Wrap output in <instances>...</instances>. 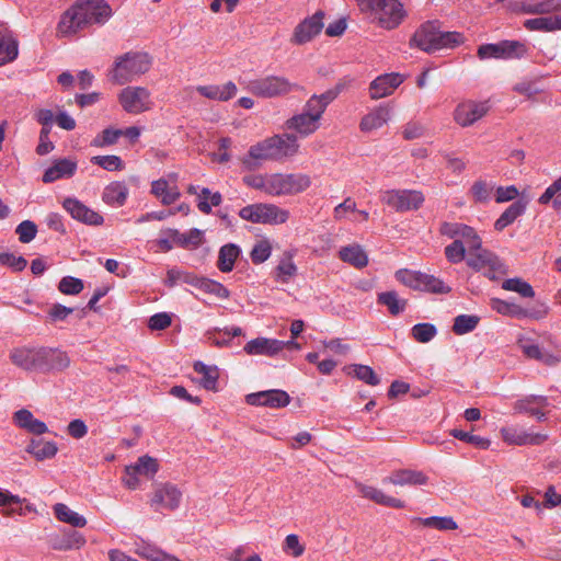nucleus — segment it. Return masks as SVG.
<instances>
[{"instance_id":"f257e3e1","label":"nucleus","mask_w":561,"mask_h":561,"mask_svg":"<svg viewBox=\"0 0 561 561\" xmlns=\"http://www.w3.org/2000/svg\"><path fill=\"white\" fill-rule=\"evenodd\" d=\"M112 15L104 0H77L60 16L57 33L71 36L92 24H104Z\"/></svg>"},{"instance_id":"f03ea898","label":"nucleus","mask_w":561,"mask_h":561,"mask_svg":"<svg viewBox=\"0 0 561 561\" xmlns=\"http://www.w3.org/2000/svg\"><path fill=\"white\" fill-rule=\"evenodd\" d=\"M10 359L23 370L43 374L62 371L70 365V358L66 352L46 346L15 347L10 352Z\"/></svg>"},{"instance_id":"7ed1b4c3","label":"nucleus","mask_w":561,"mask_h":561,"mask_svg":"<svg viewBox=\"0 0 561 561\" xmlns=\"http://www.w3.org/2000/svg\"><path fill=\"white\" fill-rule=\"evenodd\" d=\"M298 150L299 144L295 134L274 135L251 146L241 162L245 170L252 171L260 165L259 160H284L296 156Z\"/></svg>"},{"instance_id":"20e7f679","label":"nucleus","mask_w":561,"mask_h":561,"mask_svg":"<svg viewBox=\"0 0 561 561\" xmlns=\"http://www.w3.org/2000/svg\"><path fill=\"white\" fill-rule=\"evenodd\" d=\"M465 37L459 32H444L437 21L423 23L410 39V46L432 53L444 48H455L461 45Z\"/></svg>"},{"instance_id":"39448f33","label":"nucleus","mask_w":561,"mask_h":561,"mask_svg":"<svg viewBox=\"0 0 561 561\" xmlns=\"http://www.w3.org/2000/svg\"><path fill=\"white\" fill-rule=\"evenodd\" d=\"M151 64L152 59L149 54L128 51L115 59L112 69L108 71V78L113 83L123 85L146 73Z\"/></svg>"},{"instance_id":"423d86ee","label":"nucleus","mask_w":561,"mask_h":561,"mask_svg":"<svg viewBox=\"0 0 561 561\" xmlns=\"http://www.w3.org/2000/svg\"><path fill=\"white\" fill-rule=\"evenodd\" d=\"M247 90L255 96L273 99L287 95L293 91H301L304 88L283 76H265L250 80Z\"/></svg>"},{"instance_id":"0eeeda50","label":"nucleus","mask_w":561,"mask_h":561,"mask_svg":"<svg viewBox=\"0 0 561 561\" xmlns=\"http://www.w3.org/2000/svg\"><path fill=\"white\" fill-rule=\"evenodd\" d=\"M239 216L247 221L262 225H282L289 219V210L271 203H255L242 207Z\"/></svg>"},{"instance_id":"6e6552de","label":"nucleus","mask_w":561,"mask_h":561,"mask_svg":"<svg viewBox=\"0 0 561 561\" xmlns=\"http://www.w3.org/2000/svg\"><path fill=\"white\" fill-rule=\"evenodd\" d=\"M468 251L469 257L466 260L467 265L477 272L485 270L484 276L489 279L495 280L500 276L507 274V266L495 253L482 248V242L480 243V248L468 249Z\"/></svg>"},{"instance_id":"1a4fd4ad","label":"nucleus","mask_w":561,"mask_h":561,"mask_svg":"<svg viewBox=\"0 0 561 561\" xmlns=\"http://www.w3.org/2000/svg\"><path fill=\"white\" fill-rule=\"evenodd\" d=\"M204 240V231L201 229L192 228L186 232H181L178 229L169 228L162 231V237L158 240V244L164 252L171 251L174 247L196 250Z\"/></svg>"},{"instance_id":"9d476101","label":"nucleus","mask_w":561,"mask_h":561,"mask_svg":"<svg viewBox=\"0 0 561 561\" xmlns=\"http://www.w3.org/2000/svg\"><path fill=\"white\" fill-rule=\"evenodd\" d=\"M528 53V47L520 41L504 39L499 43L483 44L478 48L480 59H520Z\"/></svg>"},{"instance_id":"9b49d317","label":"nucleus","mask_w":561,"mask_h":561,"mask_svg":"<svg viewBox=\"0 0 561 561\" xmlns=\"http://www.w3.org/2000/svg\"><path fill=\"white\" fill-rule=\"evenodd\" d=\"M424 201L423 193L416 190H388L381 195V202L398 213L417 210Z\"/></svg>"},{"instance_id":"f8f14e48","label":"nucleus","mask_w":561,"mask_h":561,"mask_svg":"<svg viewBox=\"0 0 561 561\" xmlns=\"http://www.w3.org/2000/svg\"><path fill=\"white\" fill-rule=\"evenodd\" d=\"M118 102L129 114H140L150 108V92L142 87H127L118 94Z\"/></svg>"},{"instance_id":"ddd939ff","label":"nucleus","mask_w":561,"mask_h":561,"mask_svg":"<svg viewBox=\"0 0 561 561\" xmlns=\"http://www.w3.org/2000/svg\"><path fill=\"white\" fill-rule=\"evenodd\" d=\"M370 12H374L381 27L396 28L404 19L405 11L398 0H379Z\"/></svg>"},{"instance_id":"4468645a","label":"nucleus","mask_w":561,"mask_h":561,"mask_svg":"<svg viewBox=\"0 0 561 561\" xmlns=\"http://www.w3.org/2000/svg\"><path fill=\"white\" fill-rule=\"evenodd\" d=\"M324 12L319 10L311 16L304 19L294 30L291 43L304 45L319 35L324 26Z\"/></svg>"},{"instance_id":"2eb2a0df","label":"nucleus","mask_w":561,"mask_h":561,"mask_svg":"<svg viewBox=\"0 0 561 561\" xmlns=\"http://www.w3.org/2000/svg\"><path fill=\"white\" fill-rule=\"evenodd\" d=\"M182 497V492L171 483L158 485L150 499V506L156 511L162 510L174 511L179 507Z\"/></svg>"},{"instance_id":"dca6fc26","label":"nucleus","mask_w":561,"mask_h":561,"mask_svg":"<svg viewBox=\"0 0 561 561\" xmlns=\"http://www.w3.org/2000/svg\"><path fill=\"white\" fill-rule=\"evenodd\" d=\"M439 233L449 239H460L466 242L467 249L480 248L481 238L477 233L476 229L461 224V222H449L444 221L440 224Z\"/></svg>"},{"instance_id":"f3484780","label":"nucleus","mask_w":561,"mask_h":561,"mask_svg":"<svg viewBox=\"0 0 561 561\" xmlns=\"http://www.w3.org/2000/svg\"><path fill=\"white\" fill-rule=\"evenodd\" d=\"M344 85L337 83L334 88L327 90L321 94H312L302 107V113L321 121L327 107L340 95Z\"/></svg>"},{"instance_id":"a211bd4d","label":"nucleus","mask_w":561,"mask_h":561,"mask_svg":"<svg viewBox=\"0 0 561 561\" xmlns=\"http://www.w3.org/2000/svg\"><path fill=\"white\" fill-rule=\"evenodd\" d=\"M489 110L488 102L465 101L456 106L454 119L461 127H468L482 118Z\"/></svg>"},{"instance_id":"6ab92c4d","label":"nucleus","mask_w":561,"mask_h":561,"mask_svg":"<svg viewBox=\"0 0 561 561\" xmlns=\"http://www.w3.org/2000/svg\"><path fill=\"white\" fill-rule=\"evenodd\" d=\"M245 402L255 407H267L272 409L285 408L290 403L289 394L280 389H271L249 393Z\"/></svg>"},{"instance_id":"aec40b11","label":"nucleus","mask_w":561,"mask_h":561,"mask_svg":"<svg viewBox=\"0 0 561 561\" xmlns=\"http://www.w3.org/2000/svg\"><path fill=\"white\" fill-rule=\"evenodd\" d=\"M65 210L77 221L89 226H101L104 218L99 213L89 208L76 197H67L62 202Z\"/></svg>"},{"instance_id":"412c9836","label":"nucleus","mask_w":561,"mask_h":561,"mask_svg":"<svg viewBox=\"0 0 561 561\" xmlns=\"http://www.w3.org/2000/svg\"><path fill=\"white\" fill-rule=\"evenodd\" d=\"M517 345L529 359H535L548 366H553L561 362V355L542 350L533 339L520 337L517 341Z\"/></svg>"},{"instance_id":"4be33fe9","label":"nucleus","mask_w":561,"mask_h":561,"mask_svg":"<svg viewBox=\"0 0 561 561\" xmlns=\"http://www.w3.org/2000/svg\"><path fill=\"white\" fill-rule=\"evenodd\" d=\"M404 81V77L398 72L385 73L378 76L371 81L369 87L370 98L378 100L393 93V91Z\"/></svg>"},{"instance_id":"5701e85b","label":"nucleus","mask_w":561,"mask_h":561,"mask_svg":"<svg viewBox=\"0 0 561 561\" xmlns=\"http://www.w3.org/2000/svg\"><path fill=\"white\" fill-rule=\"evenodd\" d=\"M501 435L505 443L517 446L540 445L547 439L546 434L528 433L515 426L502 427Z\"/></svg>"},{"instance_id":"b1692460","label":"nucleus","mask_w":561,"mask_h":561,"mask_svg":"<svg viewBox=\"0 0 561 561\" xmlns=\"http://www.w3.org/2000/svg\"><path fill=\"white\" fill-rule=\"evenodd\" d=\"M549 404L548 398L545 396L530 394L514 403L515 413H525L536 417L538 421L546 420V413L541 410Z\"/></svg>"},{"instance_id":"393cba45","label":"nucleus","mask_w":561,"mask_h":561,"mask_svg":"<svg viewBox=\"0 0 561 561\" xmlns=\"http://www.w3.org/2000/svg\"><path fill=\"white\" fill-rule=\"evenodd\" d=\"M430 478L426 473L420 470L413 469H399L393 471L389 477L383 479V482H388L393 485L404 486V485H425L427 484Z\"/></svg>"},{"instance_id":"a878e982","label":"nucleus","mask_w":561,"mask_h":561,"mask_svg":"<svg viewBox=\"0 0 561 561\" xmlns=\"http://www.w3.org/2000/svg\"><path fill=\"white\" fill-rule=\"evenodd\" d=\"M77 168L78 164L72 159H57L48 169H46L42 180L44 183H53L61 179H70L75 175Z\"/></svg>"},{"instance_id":"bb28decb","label":"nucleus","mask_w":561,"mask_h":561,"mask_svg":"<svg viewBox=\"0 0 561 561\" xmlns=\"http://www.w3.org/2000/svg\"><path fill=\"white\" fill-rule=\"evenodd\" d=\"M284 350V344L280 340L276 339H267V337H256L249 341L243 351L248 355H264V356H274Z\"/></svg>"},{"instance_id":"cd10ccee","label":"nucleus","mask_w":561,"mask_h":561,"mask_svg":"<svg viewBox=\"0 0 561 561\" xmlns=\"http://www.w3.org/2000/svg\"><path fill=\"white\" fill-rule=\"evenodd\" d=\"M14 424L33 435H42L48 432L47 425L34 417L33 413L27 409H20L13 413Z\"/></svg>"},{"instance_id":"c85d7f7f","label":"nucleus","mask_w":561,"mask_h":561,"mask_svg":"<svg viewBox=\"0 0 561 561\" xmlns=\"http://www.w3.org/2000/svg\"><path fill=\"white\" fill-rule=\"evenodd\" d=\"M355 486L365 499H368L379 505L392 508H403L405 506L402 500L389 496L375 486L366 485L360 482L356 483Z\"/></svg>"},{"instance_id":"c756f323","label":"nucleus","mask_w":561,"mask_h":561,"mask_svg":"<svg viewBox=\"0 0 561 561\" xmlns=\"http://www.w3.org/2000/svg\"><path fill=\"white\" fill-rule=\"evenodd\" d=\"M355 486L365 499H368L379 505L392 508H403L405 506L402 500L389 496L375 486L366 485L360 482L356 483Z\"/></svg>"},{"instance_id":"7c9ffc66","label":"nucleus","mask_w":561,"mask_h":561,"mask_svg":"<svg viewBox=\"0 0 561 561\" xmlns=\"http://www.w3.org/2000/svg\"><path fill=\"white\" fill-rule=\"evenodd\" d=\"M285 125L300 137H308L320 128V121L301 112L288 118Z\"/></svg>"},{"instance_id":"2f4dec72","label":"nucleus","mask_w":561,"mask_h":561,"mask_svg":"<svg viewBox=\"0 0 561 561\" xmlns=\"http://www.w3.org/2000/svg\"><path fill=\"white\" fill-rule=\"evenodd\" d=\"M390 116L391 108L386 104L379 105L362 118L359 128L364 133L373 131L387 124Z\"/></svg>"},{"instance_id":"473e14b6","label":"nucleus","mask_w":561,"mask_h":561,"mask_svg":"<svg viewBox=\"0 0 561 561\" xmlns=\"http://www.w3.org/2000/svg\"><path fill=\"white\" fill-rule=\"evenodd\" d=\"M85 537L77 530H67L61 536H54L49 540V546L54 550L68 551L77 550L85 545Z\"/></svg>"},{"instance_id":"72a5a7b5","label":"nucleus","mask_w":561,"mask_h":561,"mask_svg":"<svg viewBox=\"0 0 561 561\" xmlns=\"http://www.w3.org/2000/svg\"><path fill=\"white\" fill-rule=\"evenodd\" d=\"M150 193L159 198L161 204L165 206L175 203L181 197L178 186H170L169 181L164 178L151 182Z\"/></svg>"},{"instance_id":"f704fd0d","label":"nucleus","mask_w":561,"mask_h":561,"mask_svg":"<svg viewBox=\"0 0 561 561\" xmlns=\"http://www.w3.org/2000/svg\"><path fill=\"white\" fill-rule=\"evenodd\" d=\"M195 373L202 376L199 385L208 391L218 390L219 369L216 365H206L202 360H196L193 364Z\"/></svg>"},{"instance_id":"c9c22d12","label":"nucleus","mask_w":561,"mask_h":561,"mask_svg":"<svg viewBox=\"0 0 561 561\" xmlns=\"http://www.w3.org/2000/svg\"><path fill=\"white\" fill-rule=\"evenodd\" d=\"M527 208V201L519 198L514 201L495 220L494 229L503 231L506 227L512 225L518 217L524 215Z\"/></svg>"},{"instance_id":"e433bc0d","label":"nucleus","mask_w":561,"mask_h":561,"mask_svg":"<svg viewBox=\"0 0 561 561\" xmlns=\"http://www.w3.org/2000/svg\"><path fill=\"white\" fill-rule=\"evenodd\" d=\"M377 304L385 306L392 317H398L405 311L409 301L396 290H387L377 294Z\"/></svg>"},{"instance_id":"4c0bfd02","label":"nucleus","mask_w":561,"mask_h":561,"mask_svg":"<svg viewBox=\"0 0 561 561\" xmlns=\"http://www.w3.org/2000/svg\"><path fill=\"white\" fill-rule=\"evenodd\" d=\"M25 450L36 460L43 461L54 458L58 453V447L55 442L44 440L42 438H32Z\"/></svg>"},{"instance_id":"58836bf2","label":"nucleus","mask_w":561,"mask_h":561,"mask_svg":"<svg viewBox=\"0 0 561 561\" xmlns=\"http://www.w3.org/2000/svg\"><path fill=\"white\" fill-rule=\"evenodd\" d=\"M128 196V187L124 182L115 181L105 186L102 201L113 207H121Z\"/></svg>"},{"instance_id":"ea45409f","label":"nucleus","mask_w":561,"mask_h":561,"mask_svg":"<svg viewBox=\"0 0 561 561\" xmlns=\"http://www.w3.org/2000/svg\"><path fill=\"white\" fill-rule=\"evenodd\" d=\"M298 268L294 262V253L286 251L283 253L277 266L274 271V278L276 282L287 284L297 275Z\"/></svg>"},{"instance_id":"a19ab883","label":"nucleus","mask_w":561,"mask_h":561,"mask_svg":"<svg viewBox=\"0 0 561 561\" xmlns=\"http://www.w3.org/2000/svg\"><path fill=\"white\" fill-rule=\"evenodd\" d=\"M135 553L148 561H181L174 556H171L154 545L148 543L146 541L136 542L135 545Z\"/></svg>"},{"instance_id":"79ce46f5","label":"nucleus","mask_w":561,"mask_h":561,"mask_svg":"<svg viewBox=\"0 0 561 561\" xmlns=\"http://www.w3.org/2000/svg\"><path fill=\"white\" fill-rule=\"evenodd\" d=\"M19 55V42L11 33L0 31V66L14 61Z\"/></svg>"},{"instance_id":"37998d69","label":"nucleus","mask_w":561,"mask_h":561,"mask_svg":"<svg viewBox=\"0 0 561 561\" xmlns=\"http://www.w3.org/2000/svg\"><path fill=\"white\" fill-rule=\"evenodd\" d=\"M241 253L239 245L227 243L219 249L217 267L222 273H229L233 270L234 263Z\"/></svg>"},{"instance_id":"c03bdc74","label":"nucleus","mask_w":561,"mask_h":561,"mask_svg":"<svg viewBox=\"0 0 561 561\" xmlns=\"http://www.w3.org/2000/svg\"><path fill=\"white\" fill-rule=\"evenodd\" d=\"M53 510L55 517L61 523L69 524L76 528H82L87 525V519L84 516L72 511L64 503L55 504Z\"/></svg>"},{"instance_id":"a18cd8bd","label":"nucleus","mask_w":561,"mask_h":561,"mask_svg":"<svg viewBox=\"0 0 561 561\" xmlns=\"http://www.w3.org/2000/svg\"><path fill=\"white\" fill-rule=\"evenodd\" d=\"M339 256L343 262L357 268L365 267L368 264V256L358 244L341 248Z\"/></svg>"},{"instance_id":"49530a36","label":"nucleus","mask_w":561,"mask_h":561,"mask_svg":"<svg viewBox=\"0 0 561 561\" xmlns=\"http://www.w3.org/2000/svg\"><path fill=\"white\" fill-rule=\"evenodd\" d=\"M490 306L492 310L496 311L502 316H508L518 319L528 316V311L524 309L522 306L500 298H492L490 301Z\"/></svg>"},{"instance_id":"de8ad7c7","label":"nucleus","mask_w":561,"mask_h":561,"mask_svg":"<svg viewBox=\"0 0 561 561\" xmlns=\"http://www.w3.org/2000/svg\"><path fill=\"white\" fill-rule=\"evenodd\" d=\"M288 196L300 194L311 186V178L304 173H284Z\"/></svg>"},{"instance_id":"09e8293b","label":"nucleus","mask_w":561,"mask_h":561,"mask_svg":"<svg viewBox=\"0 0 561 561\" xmlns=\"http://www.w3.org/2000/svg\"><path fill=\"white\" fill-rule=\"evenodd\" d=\"M524 27L531 32H556L559 31L557 15L539 16L524 21Z\"/></svg>"},{"instance_id":"8fccbe9b","label":"nucleus","mask_w":561,"mask_h":561,"mask_svg":"<svg viewBox=\"0 0 561 561\" xmlns=\"http://www.w3.org/2000/svg\"><path fill=\"white\" fill-rule=\"evenodd\" d=\"M412 523H417L424 527L435 528L438 530H455L458 528L457 523L449 516H431V517H413Z\"/></svg>"},{"instance_id":"3c124183","label":"nucleus","mask_w":561,"mask_h":561,"mask_svg":"<svg viewBox=\"0 0 561 561\" xmlns=\"http://www.w3.org/2000/svg\"><path fill=\"white\" fill-rule=\"evenodd\" d=\"M420 291L444 295L449 294L451 291V287L445 284L444 280L432 274L423 273Z\"/></svg>"},{"instance_id":"603ef678","label":"nucleus","mask_w":561,"mask_h":561,"mask_svg":"<svg viewBox=\"0 0 561 561\" xmlns=\"http://www.w3.org/2000/svg\"><path fill=\"white\" fill-rule=\"evenodd\" d=\"M423 272L413 271L409 268H400L394 273V278L405 287L412 290L421 289V280H422Z\"/></svg>"},{"instance_id":"864d4df0","label":"nucleus","mask_w":561,"mask_h":561,"mask_svg":"<svg viewBox=\"0 0 561 561\" xmlns=\"http://www.w3.org/2000/svg\"><path fill=\"white\" fill-rule=\"evenodd\" d=\"M159 469V465L157 460L150 456H141L138 460L129 465V470L133 473H138L139 476L152 477L157 473Z\"/></svg>"},{"instance_id":"5fc2aeb1","label":"nucleus","mask_w":561,"mask_h":561,"mask_svg":"<svg viewBox=\"0 0 561 561\" xmlns=\"http://www.w3.org/2000/svg\"><path fill=\"white\" fill-rule=\"evenodd\" d=\"M480 317L476 314H459L454 319L453 332L463 335L472 332L479 324Z\"/></svg>"},{"instance_id":"6e6d98bb","label":"nucleus","mask_w":561,"mask_h":561,"mask_svg":"<svg viewBox=\"0 0 561 561\" xmlns=\"http://www.w3.org/2000/svg\"><path fill=\"white\" fill-rule=\"evenodd\" d=\"M502 288L504 290L515 291L524 298H534L535 297V290H534L533 286L519 277L505 279L502 283Z\"/></svg>"},{"instance_id":"4d7b16f0","label":"nucleus","mask_w":561,"mask_h":561,"mask_svg":"<svg viewBox=\"0 0 561 561\" xmlns=\"http://www.w3.org/2000/svg\"><path fill=\"white\" fill-rule=\"evenodd\" d=\"M199 197L201 199L197 204V208L206 215L211 213L213 206L217 207L222 202V196L219 192L211 193L207 187L202 188Z\"/></svg>"},{"instance_id":"13d9d810","label":"nucleus","mask_w":561,"mask_h":561,"mask_svg":"<svg viewBox=\"0 0 561 561\" xmlns=\"http://www.w3.org/2000/svg\"><path fill=\"white\" fill-rule=\"evenodd\" d=\"M121 136H123V129L105 128L92 139L91 146L95 148L112 146L118 141Z\"/></svg>"},{"instance_id":"bf43d9fd","label":"nucleus","mask_w":561,"mask_h":561,"mask_svg":"<svg viewBox=\"0 0 561 561\" xmlns=\"http://www.w3.org/2000/svg\"><path fill=\"white\" fill-rule=\"evenodd\" d=\"M437 334V329L433 323H416L411 329V336L420 343H428Z\"/></svg>"},{"instance_id":"052dcab7","label":"nucleus","mask_w":561,"mask_h":561,"mask_svg":"<svg viewBox=\"0 0 561 561\" xmlns=\"http://www.w3.org/2000/svg\"><path fill=\"white\" fill-rule=\"evenodd\" d=\"M197 285L198 289L202 291L213 295L219 299H227L230 296V291L221 283L214 279L202 277Z\"/></svg>"},{"instance_id":"680f3d73","label":"nucleus","mask_w":561,"mask_h":561,"mask_svg":"<svg viewBox=\"0 0 561 561\" xmlns=\"http://www.w3.org/2000/svg\"><path fill=\"white\" fill-rule=\"evenodd\" d=\"M449 434L454 438L466 442V443L473 445L474 447H478L480 449H488L491 445L490 439L482 437V436L470 434L462 430L454 428L449 432Z\"/></svg>"},{"instance_id":"e2e57ef3","label":"nucleus","mask_w":561,"mask_h":561,"mask_svg":"<svg viewBox=\"0 0 561 561\" xmlns=\"http://www.w3.org/2000/svg\"><path fill=\"white\" fill-rule=\"evenodd\" d=\"M466 242L460 239L454 240L450 244H448L445 250L446 260L451 264L460 263L466 257Z\"/></svg>"},{"instance_id":"0e129e2a","label":"nucleus","mask_w":561,"mask_h":561,"mask_svg":"<svg viewBox=\"0 0 561 561\" xmlns=\"http://www.w3.org/2000/svg\"><path fill=\"white\" fill-rule=\"evenodd\" d=\"M267 195L288 196L284 173L267 174Z\"/></svg>"},{"instance_id":"69168bd1","label":"nucleus","mask_w":561,"mask_h":561,"mask_svg":"<svg viewBox=\"0 0 561 561\" xmlns=\"http://www.w3.org/2000/svg\"><path fill=\"white\" fill-rule=\"evenodd\" d=\"M91 163L99 165L106 171H121L124 169L123 160L115 154L94 156L91 158Z\"/></svg>"},{"instance_id":"338daca9","label":"nucleus","mask_w":561,"mask_h":561,"mask_svg":"<svg viewBox=\"0 0 561 561\" xmlns=\"http://www.w3.org/2000/svg\"><path fill=\"white\" fill-rule=\"evenodd\" d=\"M355 377L369 386H377L380 378L376 375L374 369L367 365L354 364L351 366Z\"/></svg>"},{"instance_id":"774afa93","label":"nucleus","mask_w":561,"mask_h":561,"mask_svg":"<svg viewBox=\"0 0 561 561\" xmlns=\"http://www.w3.org/2000/svg\"><path fill=\"white\" fill-rule=\"evenodd\" d=\"M272 254V245L268 240L259 241L252 249L250 257L254 264L264 263Z\"/></svg>"}]
</instances>
